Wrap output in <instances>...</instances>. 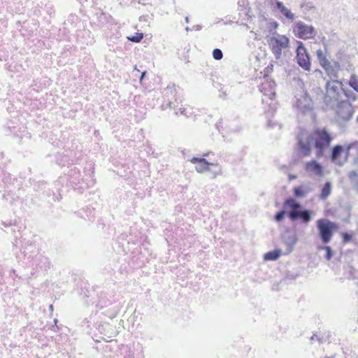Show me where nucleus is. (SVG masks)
<instances>
[{
  "mask_svg": "<svg viewBox=\"0 0 358 358\" xmlns=\"http://www.w3.org/2000/svg\"><path fill=\"white\" fill-rule=\"evenodd\" d=\"M283 206L287 209V217L292 222L300 220L302 223L308 224L312 220L313 212L303 208L302 205L293 198L287 199Z\"/></svg>",
  "mask_w": 358,
  "mask_h": 358,
  "instance_id": "obj_1",
  "label": "nucleus"
},
{
  "mask_svg": "<svg viewBox=\"0 0 358 358\" xmlns=\"http://www.w3.org/2000/svg\"><path fill=\"white\" fill-rule=\"evenodd\" d=\"M310 135L317 150V155H323L324 150L330 145L334 137L326 128H317Z\"/></svg>",
  "mask_w": 358,
  "mask_h": 358,
  "instance_id": "obj_2",
  "label": "nucleus"
},
{
  "mask_svg": "<svg viewBox=\"0 0 358 358\" xmlns=\"http://www.w3.org/2000/svg\"><path fill=\"white\" fill-rule=\"evenodd\" d=\"M316 226L321 241L324 244L329 243L333 236L334 231L337 229L336 224L327 219L322 218L317 220Z\"/></svg>",
  "mask_w": 358,
  "mask_h": 358,
  "instance_id": "obj_3",
  "label": "nucleus"
},
{
  "mask_svg": "<svg viewBox=\"0 0 358 358\" xmlns=\"http://www.w3.org/2000/svg\"><path fill=\"white\" fill-rule=\"evenodd\" d=\"M341 83L338 81H328L326 83V94L324 102L329 107H334L339 100Z\"/></svg>",
  "mask_w": 358,
  "mask_h": 358,
  "instance_id": "obj_4",
  "label": "nucleus"
},
{
  "mask_svg": "<svg viewBox=\"0 0 358 358\" xmlns=\"http://www.w3.org/2000/svg\"><path fill=\"white\" fill-rule=\"evenodd\" d=\"M267 42L272 53L276 59L281 57L282 50L288 47L289 40L284 35H278V37H270L267 38Z\"/></svg>",
  "mask_w": 358,
  "mask_h": 358,
  "instance_id": "obj_5",
  "label": "nucleus"
},
{
  "mask_svg": "<svg viewBox=\"0 0 358 358\" xmlns=\"http://www.w3.org/2000/svg\"><path fill=\"white\" fill-rule=\"evenodd\" d=\"M296 52V59L299 66L305 71H309L310 68V56L301 41H297Z\"/></svg>",
  "mask_w": 358,
  "mask_h": 358,
  "instance_id": "obj_6",
  "label": "nucleus"
},
{
  "mask_svg": "<svg viewBox=\"0 0 358 358\" xmlns=\"http://www.w3.org/2000/svg\"><path fill=\"white\" fill-rule=\"evenodd\" d=\"M294 32L300 38L308 39L315 36V29L313 27L299 21L294 27Z\"/></svg>",
  "mask_w": 358,
  "mask_h": 358,
  "instance_id": "obj_7",
  "label": "nucleus"
},
{
  "mask_svg": "<svg viewBox=\"0 0 358 358\" xmlns=\"http://www.w3.org/2000/svg\"><path fill=\"white\" fill-rule=\"evenodd\" d=\"M353 112V108L348 101H342L339 103L337 114L342 120L345 121L350 120Z\"/></svg>",
  "mask_w": 358,
  "mask_h": 358,
  "instance_id": "obj_8",
  "label": "nucleus"
},
{
  "mask_svg": "<svg viewBox=\"0 0 358 358\" xmlns=\"http://www.w3.org/2000/svg\"><path fill=\"white\" fill-rule=\"evenodd\" d=\"M313 144L310 135L301 136L298 138V145L301 155L308 156L311 150V145Z\"/></svg>",
  "mask_w": 358,
  "mask_h": 358,
  "instance_id": "obj_9",
  "label": "nucleus"
},
{
  "mask_svg": "<svg viewBox=\"0 0 358 358\" xmlns=\"http://www.w3.org/2000/svg\"><path fill=\"white\" fill-rule=\"evenodd\" d=\"M317 56L321 66L325 69L328 74L336 76V70L331 66L329 61L326 58V56L322 50L320 49L317 50Z\"/></svg>",
  "mask_w": 358,
  "mask_h": 358,
  "instance_id": "obj_10",
  "label": "nucleus"
},
{
  "mask_svg": "<svg viewBox=\"0 0 358 358\" xmlns=\"http://www.w3.org/2000/svg\"><path fill=\"white\" fill-rule=\"evenodd\" d=\"M282 238L287 246L286 254L290 253L293 250V248L298 241L296 235L290 231H286L282 234Z\"/></svg>",
  "mask_w": 358,
  "mask_h": 358,
  "instance_id": "obj_11",
  "label": "nucleus"
},
{
  "mask_svg": "<svg viewBox=\"0 0 358 358\" xmlns=\"http://www.w3.org/2000/svg\"><path fill=\"white\" fill-rule=\"evenodd\" d=\"M190 161L193 164H197V165L195 166V169L198 173H203L208 171L209 166L213 165V164L209 163L204 158L193 157Z\"/></svg>",
  "mask_w": 358,
  "mask_h": 358,
  "instance_id": "obj_12",
  "label": "nucleus"
},
{
  "mask_svg": "<svg viewBox=\"0 0 358 358\" xmlns=\"http://www.w3.org/2000/svg\"><path fill=\"white\" fill-rule=\"evenodd\" d=\"M306 170L312 172L317 176H322L323 173L322 166L316 160H311L306 164Z\"/></svg>",
  "mask_w": 358,
  "mask_h": 358,
  "instance_id": "obj_13",
  "label": "nucleus"
},
{
  "mask_svg": "<svg viewBox=\"0 0 358 358\" xmlns=\"http://www.w3.org/2000/svg\"><path fill=\"white\" fill-rule=\"evenodd\" d=\"M275 7L279 10L280 13L283 15L287 19L293 20L294 18V15L291 12L289 9L286 8L283 3L276 0L275 1Z\"/></svg>",
  "mask_w": 358,
  "mask_h": 358,
  "instance_id": "obj_14",
  "label": "nucleus"
},
{
  "mask_svg": "<svg viewBox=\"0 0 358 358\" xmlns=\"http://www.w3.org/2000/svg\"><path fill=\"white\" fill-rule=\"evenodd\" d=\"M296 104L298 108L303 112L310 110L311 109V101L307 94L303 96V100L299 99Z\"/></svg>",
  "mask_w": 358,
  "mask_h": 358,
  "instance_id": "obj_15",
  "label": "nucleus"
},
{
  "mask_svg": "<svg viewBox=\"0 0 358 358\" xmlns=\"http://www.w3.org/2000/svg\"><path fill=\"white\" fill-rule=\"evenodd\" d=\"M281 253L282 250L280 249H275L265 253L264 259L266 261H275L280 257Z\"/></svg>",
  "mask_w": 358,
  "mask_h": 358,
  "instance_id": "obj_16",
  "label": "nucleus"
},
{
  "mask_svg": "<svg viewBox=\"0 0 358 358\" xmlns=\"http://www.w3.org/2000/svg\"><path fill=\"white\" fill-rule=\"evenodd\" d=\"M308 192V188L303 185L296 187L293 189V193L296 198H303Z\"/></svg>",
  "mask_w": 358,
  "mask_h": 358,
  "instance_id": "obj_17",
  "label": "nucleus"
},
{
  "mask_svg": "<svg viewBox=\"0 0 358 358\" xmlns=\"http://www.w3.org/2000/svg\"><path fill=\"white\" fill-rule=\"evenodd\" d=\"M343 151V148L341 145H336L331 148V159L332 162H336L339 157L341 156L342 152Z\"/></svg>",
  "mask_w": 358,
  "mask_h": 358,
  "instance_id": "obj_18",
  "label": "nucleus"
},
{
  "mask_svg": "<svg viewBox=\"0 0 358 358\" xmlns=\"http://www.w3.org/2000/svg\"><path fill=\"white\" fill-rule=\"evenodd\" d=\"M331 183L330 182H326L322 188L320 199L322 200H325L331 194Z\"/></svg>",
  "mask_w": 358,
  "mask_h": 358,
  "instance_id": "obj_19",
  "label": "nucleus"
},
{
  "mask_svg": "<svg viewBox=\"0 0 358 358\" xmlns=\"http://www.w3.org/2000/svg\"><path fill=\"white\" fill-rule=\"evenodd\" d=\"M349 85L358 92V78L355 75L351 76Z\"/></svg>",
  "mask_w": 358,
  "mask_h": 358,
  "instance_id": "obj_20",
  "label": "nucleus"
},
{
  "mask_svg": "<svg viewBox=\"0 0 358 358\" xmlns=\"http://www.w3.org/2000/svg\"><path fill=\"white\" fill-rule=\"evenodd\" d=\"M285 215L287 216V210H280L275 215L274 220L275 221L280 222L284 219Z\"/></svg>",
  "mask_w": 358,
  "mask_h": 358,
  "instance_id": "obj_21",
  "label": "nucleus"
},
{
  "mask_svg": "<svg viewBox=\"0 0 358 358\" xmlns=\"http://www.w3.org/2000/svg\"><path fill=\"white\" fill-rule=\"evenodd\" d=\"M348 178L351 182L353 184H356L358 182V173L356 171H352L348 174Z\"/></svg>",
  "mask_w": 358,
  "mask_h": 358,
  "instance_id": "obj_22",
  "label": "nucleus"
},
{
  "mask_svg": "<svg viewBox=\"0 0 358 358\" xmlns=\"http://www.w3.org/2000/svg\"><path fill=\"white\" fill-rule=\"evenodd\" d=\"M143 38V34L142 33H136L135 35L128 37V39L130 41L134 42V43H138L140 42Z\"/></svg>",
  "mask_w": 358,
  "mask_h": 358,
  "instance_id": "obj_23",
  "label": "nucleus"
},
{
  "mask_svg": "<svg viewBox=\"0 0 358 358\" xmlns=\"http://www.w3.org/2000/svg\"><path fill=\"white\" fill-rule=\"evenodd\" d=\"M213 57L215 60H220L223 57V53L222 50L219 48H215L213 51Z\"/></svg>",
  "mask_w": 358,
  "mask_h": 358,
  "instance_id": "obj_24",
  "label": "nucleus"
},
{
  "mask_svg": "<svg viewBox=\"0 0 358 358\" xmlns=\"http://www.w3.org/2000/svg\"><path fill=\"white\" fill-rule=\"evenodd\" d=\"M321 250H324L326 251L325 258L327 260H330L333 256V251L329 246H323L320 248Z\"/></svg>",
  "mask_w": 358,
  "mask_h": 358,
  "instance_id": "obj_25",
  "label": "nucleus"
},
{
  "mask_svg": "<svg viewBox=\"0 0 358 358\" xmlns=\"http://www.w3.org/2000/svg\"><path fill=\"white\" fill-rule=\"evenodd\" d=\"M342 237H343V241L345 243H349L352 240V234L347 233V232L343 233L342 234Z\"/></svg>",
  "mask_w": 358,
  "mask_h": 358,
  "instance_id": "obj_26",
  "label": "nucleus"
},
{
  "mask_svg": "<svg viewBox=\"0 0 358 358\" xmlns=\"http://www.w3.org/2000/svg\"><path fill=\"white\" fill-rule=\"evenodd\" d=\"M178 111L180 112V114L182 115H185V109H182V108H178V109H176L175 108V113L176 115H178Z\"/></svg>",
  "mask_w": 358,
  "mask_h": 358,
  "instance_id": "obj_27",
  "label": "nucleus"
},
{
  "mask_svg": "<svg viewBox=\"0 0 358 358\" xmlns=\"http://www.w3.org/2000/svg\"><path fill=\"white\" fill-rule=\"evenodd\" d=\"M315 338H316L319 342H320V338L317 335H313L310 338L311 343H313V341H315Z\"/></svg>",
  "mask_w": 358,
  "mask_h": 358,
  "instance_id": "obj_28",
  "label": "nucleus"
},
{
  "mask_svg": "<svg viewBox=\"0 0 358 358\" xmlns=\"http://www.w3.org/2000/svg\"><path fill=\"white\" fill-rule=\"evenodd\" d=\"M146 74V71H143L142 73H141V78H140V81H142L143 78H144V76H145Z\"/></svg>",
  "mask_w": 358,
  "mask_h": 358,
  "instance_id": "obj_29",
  "label": "nucleus"
},
{
  "mask_svg": "<svg viewBox=\"0 0 358 358\" xmlns=\"http://www.w3.org/2000/svg\"><path fill=\"white\" fill-rule=\"evenodd\" d=\"M167 106L169 107V108H175V106H173V103L169 101V103H167Z\"/></svg>",
  "mask_w": 358,
  "mask_h": 358,
  "instance_id": "obj_30",
  "label": "nucleus"
},
{
  "mask_svg": "<svg viewBox=\"0 0 358 358\" xmlns=\"http://www.w3.org/2000/svg\"><path fill=\"white\" fill-rule=\"evenodd\" d=\"M271 24H272V27H273L274 28H276L278 26V24L276 22H272Z\"/></svg>",
  "mask_w": 358,
  "mask_h": 358,
  "instance_id": "obj_31",
  "label": "nucleus"
},
{
  "mask_svg": "<svg viewBox=\"0 0 358 358\" xmlns=\"http://www.w3.org/2000/svg\"><path fill=\"white\" fill-rule=\"evenodd\" d=\"M194 28L196 30H200L201 29V26L200 25H196L194 27Z\"/></svg>",
  "mask_w": 358,
  "mask_h": 358,
  "instance_id": "obj_32",
  "label": "nucleus"
},
{
  "mask_svg": "<svg viewBox=\"0 0 358 358\" xmlns=\"http://www.w3.org/2000/svg\"><path fill=\"white\" fill-rule=\"evenodd\" d=\"M49 309H50V311H52L53 310V306L52 305H50Z\"/></svg>",
  "mask_w": 358,
  "mask_h": 358,
  "instance_id": "obj_33",
  "label": "nucleus"
},
{
  "mask_svg": "<svg viewBox=\"0 0 358 358\" xmlns=\"http://www.w3.org/2000/svg\"><path fill=\"white\" fill-rule=\"evenodd\" d=\"M355 187L357 189V190L358 191V182L354 185Z\"/></svg>",
  "mask_w": 358,
  "mask_h": 358,
  "instance_id": "obj_34",
  "label": "nucleus"
},
{
  "mask_svg": "<svg viewBox=\"0 0 358 358\" xmlns=\"http://www.w3.org/2000/svg\"><path fill=\"white\" fill-rule=\"evenodd\" d=\"M335 68L338 69H339V65L337 64V63H335Z\"/></svg>",
  "mask_w": 358,
  "mask_h": 358,
  "instance_id": "obj_35",
  "label": "nucleus"
},
{
  "mask_svg": "<svg viewBox=\"0 0 358 358\" xmlns=\"http://www.w3.org/2000/svg\"><path fill=\"white\" fill-rule=\"evenodd\" d=\"M185 22H186L187 23H188V22H189V17H185Z\"/></svg>",
  "mask_w": 358,
  "mask_h": 358,
  "instance_id": "obj_36",
  "label": "nucleus"
},
{
  "mask_svg": "<svg viewBox=\"0 0 358 358\" xmlns=\"http://www.w3.org/2000/svg\"><path fill=\"white\" fill-rule=\"evenodd\" d=\"M185 29H186V31H189V30H190V28H189V27H187Z\"/></svg>",
  "mask_w": 358,
  "mask_h": 358,
  "instance_id": "obj_37",
  "label": "nucleus"
},
{
  "mask_svg": "<svg viewBox=\"0 0 358 358\" xmlns=\"http://www.w3.org/2000/svg\"><path fill=\"white\" fill-rule=\"evenodd\" d=\"M134 70H136V71H138V69H137V68H136V66H134Z\"/></svg>",
  "mask_w": 358,
  "mask_h": 358,
  "instance_id": "obj_38",
  "label": "nucleus"
},
{
  "mask_svg": "<svg viewBox=\"0 0 358 358\" xmlns=\"http://www.w3.org/2000/svg\"><path fill=\"white\" fill-rule=\"evenodd\" d=\"M327 358H333V357H327Z\"/></svg>",
  "mask_w": 358,
  "mask_h": 358,
  "instance_id": "obj_39",
  "label": "nucleus"
}]
</instances>
